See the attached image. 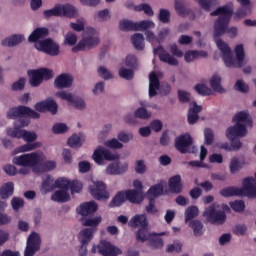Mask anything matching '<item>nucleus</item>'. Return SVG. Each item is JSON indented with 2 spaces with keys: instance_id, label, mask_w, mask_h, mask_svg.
<instances>
[{
  "instance_id": "1",
  "label": "nucleus",
  "mask_w": 256,
  "mask_h": 256,
  "mask_svg": "<svg viewBox=\"0 0 256 256\" xmlns=\"http://www.w3.org/2000/svg\"><path fill=\"white\" fill-rule=\"evenodd\" d=\"M210 17H217L213 25V38L215 39L218 49L222 53V59L226 67L230 69H241L243 65H247V60H245V48L243 47V44H238L235 46V58L233 57V53H231L229 44L225 43L223 39L219 38L223 37V35L227 33L232 38L237 37V27L233 26L229 28L231 17H233V3L218 7L216 10L210 12Z\"/></svg>"
},
{
  "instance_id": "2",
  "label": "nucleus",
  "mask_w": 256,
  "mask_h": 256,
  "mask_svg": "<svg viewBox=\"0 0 256 256\" xmlns=\"http://www.w3.org/2000/svg\"><path fill=\"white\" fill-rule=\"evenodd\" d=\"M7 119H12L16 122L13 128H8L6 134L12 139H24L26 143H35L37 141V132L25 130V127L31 125V119H41V113L33 110L29 106L18 105L6 112Z\"/></svg>"
},
{
  "instance_id": "3",
  "label": "nucleus",
  "mask_w": 256,
  "mask_h": 256,
  "mask_svg": "<svg viewBox=\"0 0 256 256\" xmlns=\"http://www.w3.org/2000/svg\"><path fill=\"white\" fill-rule=\"evenodd\" d=\"M120 157L103 146H98L92 154V159L97 165H105V161H114L106 167L107 175H125L129 171V163L121 164Z\"/></svg>"
},
{
  "instance_id": "4",
  "label": "nucleus",
  "mask_w": 256,
  "mask_h": 256,
  "mask_svg": "<svg viewBox=\"0 0 256 256\" xmlns=\"http://www.w3.org/2000/svg\"><path fill=\"white\" fill-rule=\"evenodd\" d=\"M221 197H247L256 199V180L254 177H246L242 180V188L229 186L220 190Z\"/></svg>"
},
{
  "instance_id": "5",
  "label": "nucleus",
  "mask_w": 256,
  "mask_h": 256,
  "mask_svg": "<svg viewBox=\"0 0 256 256\" xmlns=\"http://www.w3.org/2000/svg\"><path fill=\"white\" fill-rule=\"evenodd\" d=\"M97 35V30L93 27H87L85 30V35L83 38L78 42L76 46L72 48L73 53H79V51H89L91 49H95L101 40Z\"/></svg>"
},
{
  "instance_id": "6",
  "label": "nucleus",
  "mask_w": 256,
  "mask_h": 256,
  "mask_svg": "<svg viewBox=\"0 0 256 256\" xmlns=\"http://www.w3.org/2000/svg\"><path fill=\"white\" fill-rule=\"evenodd\" d=\"M28 83L32 87H39L43 81H51L55 74L52 69L49 68H38L27 71Z\"/></svg>"
},
{
  "instance_id": "7",
  "label": "nucleus",
  "mask_w": 256,
  "mask_h": 256,
  "mask_svg": "<svg viewBox=\"0 0 256 256\" xmlns=\"http://www.w3.org/2000/svg\"><path fill=\"white\" fill-rule=\"evenodd\" d=\"M45 161V155L42 152H32L30 154H23L13 158L12 163L19 167H37Z\"/></svg>"
},
{
  "instance_id": "8",
  "label": "nucleus",
  "mask_w": 256,
  "mask_h": 256,
  "mask_svg": "<svg viewBox=\"0 0 256 256\" xmlns=\"http://www.w3.org/2000/svg\"><path fill=\"white\" fill-rule=\"evenodd\" d=\"M217 209H219V204L212 203L204 210L202 215L206 217V223H210V225H224L225 221H227V214L225 211Z\"/></svg>"
},
{
  "instance_id": "9",
  "label": "nucleus",
  "mask_w": 256,
  "mask_h": 256,
  "mask_svg": "<svg viewBox=\"0 0 256 256\" xmlns=\"http://www.w3.org/2000/svg\"><path fill=\"white\" fill-rule=\"evenodd\" d=\"M37 51L49 55V57H59L61 55V46L53 38H45L35 43Z\"/></svg>"
},
{
  "instance_id": "10",
  "label": "nucleus",
  "mask_w": 256,
  "mask_h": 256,
  "mask_svg": "<svg viewBox=\"0 0 256 256\" xmlns=\"http://www.w3.org/2000/svg\"><path fill=\"white\" fill-rule=\"evenodd\" d=\"M174 146L179 153L186 155V153H197V148L193 144V137L189 133L182 134L175 138Z\"/></svg>"
},
{
  "instance_id": "11",
  "label": "nucleus",
  "mask_w": 256,
  "mask_h": 256,
  "mask_svg": "<svg viewBox=\"0 0 256 256\" xmlns=\"http://www.w3.org/2000/svg\"><path fill=\"white\" fill-rule=\"evenodd\" d=\"M89 193L96 201H107L111 194L107 191V185L103 181L94 182L89 186Z\"/></svg>"
},
{
  "instance_id": "12",
  "label": "nucleus",
  "mask_w": 256,
  "mask_h": 256,
  "mask_svg": "<svg viewBox=\"0 0 256 256\" xmlns=\"http://www.w3.org/2000/svg\"><path fill=\"white\" fill-rule=\"evenodd\" d=\"M34 109L37 113H51L52 115H57L59 111V105L53 98H47L46 100L37 102L34 105Z\"/></svg>"
},
{
  "instance_id": "13",
  "label": "nucleus",
  "mask_w": 256,
  "mask_h": 256,
  "mask_svg": "<svg viewBox=\"0 0 256 256\" xmlns=\"http://www.w3.org/2000/svg\"><path fill=\"white\" fill-rule=\"evenodd\" d=\"M41 249V236L37 232H32L27 239L24 256H33Z\"/></svg>"
},
{
  "instance_id": "14",
  "label": "nucleus",
  "mask_w": 256,
  "mask_h": 256,
  "mask_svg": "<svg viewBox=\"0 0 256 256\" xmlns=\"http://www.w3.org/2000/svg\"><path fill=\"white\" fill-rule=\"evenodd\" d=\"M153 53L154 55H158L162 63H167L172 67H179V61L175 57L171 56V54H169L167 50L163 48V46L159 45L158 47L154 48Z\"/></svg>"
},
{
  "instance_id": "15",
  "label": "nucleus",
  "mask_w": 256,
  "mask_h": 256,
  "mask_svg": "<svg viewBox=\"0 0 256 256\" xmlns=\"http://www.w3.org/2000/svg\"><path fill=\"white\" fill-rule=\"evenodd\" d=\"M98 253L103 256H117L123 253L117 246L111 244V242L101 241L97 246Z\"/></svg>"
},
{
  "instance_id": "16",
  "label": "nucleus",
  "mask_w": 256,
  "mask_h": 256,
  "mask_svg": "<svg viewBox=\"0 0 256 256\" xmlns=\"http://www.w3.org/2000/svg\"><path fill=\"white\" fill-rule=\"evenodd\" d=\"M247 127V124L235 123V125L227 128L226 137H247V133H249Z\"/></svg>"
},
{
  "instance_id": "17",
  "label": "nucleus",
  "mask_w": 256,
  "mask_h": 256,
  "mask_svg": "<svg viewBox=\"0 0 256 256\" xmlns=\"http://www.w3.org/2000/svg\"><path fill=\"white\" fill-rule=\"evenodd\" d=\"M73 75L63 73L58 75L54 80L55 89H69L73 87Z\"/></svg>"
},
{
  "instance_id": "18",
  "label": "nucleus",
  "mask_w": 256,
  "mask_h": 256,
  "mask_svg": "<svg viewBox=\"0 0 256 256\" xmlns=\"http://www.w3.org/2000/svg\"><path fill=\"white\" fill-rule=\"evenodd\" d=\"M77 214L82 217H89V215H93V213H97L99 211V204L95 201L84 202L77 209Z\"/></svg>"
},
{
  "instance_id": "19",
  "label": "nucleus",
  "mask_w": 256,
  "mask_h": 256,
  "mask_svg": "<svg viewBox=\"0 0 256 256\" xmlns=\"http://www.w3.org/2000/svg\"><path fill=\"white\" fill-rule=\"evenodd\" d=\"M56 96H58L59 99H62L63 101H68V103L74 105L76 109H85V100L83 98L74 99L73 94L67 93L65 91L56 92Z\"/></svg>"
},
{
  "instance_id": "20",
  "label": "nucleus",
  "mask_w": 256,
  "mask_h": 256,
  "mask_svg": "<svg viewBox=\"0 0 256 256\" xmlns=\"http://www.w3.org/2000/svg\"><path fill=\"white\" fill-rule=\"evenodd\" d=\"M232 123H243V125H247L249 129H253V118H251L249 111L237 112L232 118Z\"/></svg>"
},
{
  "instance_id": "21",
  "label": "nucleus",
  "mask_w": 256,
  "mask_h": 256,
  "mask_svg": "<svg viewBox=\"0 0 256 256\" xmlns=\"http://www.w3.org/2000/svg\"><path fill=\"white\" fill-rule=\"evenodd\" d=\"M60 9V17H67L68 19H76L79 17V10L71 4H58Z\"/></svg>"
},
{
  "instance_id": "22",
  "label": "nucleus",
  "mask_w": 256,
  "mask_h": 256,
  "mask_svg": "<svg viewBox=\"0 0 256 256\" xmlns=\"http://www.w3.org/2000/svg\"><path fill=\"white\" fill-rule=\"evenodd\" d=\"M145 192H138V190L128 189L126 190V199L132 205H141L142 201H145Z\"/></svg>"
},
{
  "instance_id": "23",
  "label": "nucleus",
  "mask_w": 256,
  "mask_h": 256,
  "mask_svg": "<svg viewBox=\"0 0 256 256\" xmlns=\"http://www.w3.org/2000/svg\"><path fill=\"white\" fill-rule=\"evenodd\" d=\"M193 107L189 108L187 114V121L189 125H195L199 121V114L203 111V106L198 105L197 102H193Z\"/></svg>"
},
{
  "instance_id": "24",
  "label": "nucleus",
  "mask_w": 256,
  "mask_h": 256,
  "mask_svg": "<svg viewBox=\"0 0 256 256\" xmlns=\"http://www.w3.org/2000/svg\"><path fill=\"white\" fill-rule=\"evenodd\" d=\"M168 187L170 193H174L175 195H179L183 191V183L181 182V175L177 174L171 177L168 181Z\"/></svg>"
},
{
  "instance_id": "25",
  "label": "nucleus",
  "mask_w": 256,
  "mask_h": 256,
  "mask_svg": "<svg viewBox=\"0 0 256 256\" xmlns=\"http://www.w3.org/2000/svg\"><path fill=\"white\" fill-rule=\"evenodd\" d=\"M161 82L159 81V77L157 73L151 72L149 75V97L153 98L157 95V90L159 89Z\"/></svg>"
},
{
  "instance_id": "26",
  "label": "nucleus",
  "mask_w": 256,
  "mask_h": 256,
  "mask_svg": "<svg viewBox=\"0 0 256 256\" xmlns=\"http://www.w3.org/2000/svg\"><path fill=\"white\" fill-rule=\"evenodd\" d=\"M49 36V28H36L28 37L29 43H39V39H45Z\"/></svg>"
},
{
  "instance_id": "27",
  "label": "nucleus",
  "mask_w": 256,
  "mask_h": 256,
  "mask_svg": "<svg viewBox=\"0 0 256 256\" xmlns=\"http://www.w3.org/2000/svg\"><path fill=\"white\" fill-rule=\"evenodd\" d=\"M94 228H85L81 230L78 234V241L80 245H89L93 241V234L95 233Z\"/></svg>"
},
{
  "instance_id": "28",
  "label": "nucleus",
  "mask_w": 256,
  "mask_h": 256,
  "mask_svg": "<svg viewBox=\"0 0 256 256\" xmlns=\"http://www.w3.org/2000/svg\"><path fill=\"white\" fill-rule=\"evenodd\" d=\"M25 41V36L23 34H14L4 40H2L1 45L3 47H16L19 43Z\"/></svg>"
},
{
  "instance_id": "29",
  "label": "nucleus",
  "mask_w": 256,
  "mask_h": 256,
  "mask_svg": "<svg viewBox=\"0 0 256 256\" xmlns=\"http://www.w3.org/2000/svg\"><path fill=\"white\" fill-rule=\"evenodd\" d=\"M196 3H198L199 7L203 10L206 11V13H211L213 9H217L220 3L219 0H195Z\"/></svg>"
},
{
  "instance_id": "30",
  "label": "nucleus",
  "mask_w": 256,
  "mask_h": 256,
  "mask_svg": "<svg viewBox=\"0 0 256 256\" xmlns=\"http://www.w3.org/2000/svg\"><path fill=\"white\" fill-rule=\"evenodd\" d=\"M130 227L132 229H136V227H147L149 226V221L147 220L146 214H137L131 218L129 222Z\"/></svg>"
},
{
  "instance_id": "31",
  "label": "nucleus",
  "mask_w": 256,
  "mask_h": 256,
  "mask_svg": "<svg viewBox=\"0 0 256 256\" xmlns=\"http://www.w3.org/2000/svg\"><path fill=\"white\" fill-rule=\"evenodd\" d=\"M163 191H164L163 183L155 184L151 186L149 190L146 192V197L147 199H153L155 201V199L163 195Z\"/></svg>"
},
{
  "instance_id": "32",
  "label": "nucleus",
  "mask_w": 256,
  "mask_h": 256,
  "mask_svg": "<svg viewBox=\"0 0 256 256\" xmlns=\"http://www.w3.org/2000/svg\"><path fill=\"white\" fill-rule=\"evenodd\" d=\"M153 233L149 231V226H143L138 229L136 232V241L138 243H145L149 241Z\"/></svg>"
},
{
  "instance_id": "33",
  "label": "nucleus",
  "mask_w": 256,
  "mask_h": 256,
  "mask_svg": "<svg viewBox=\"0 0 256 256\" xmlns=\"http://www.w3.org/2000/svg\"><path fill=\"white\" fill-rule=\"evenodd\" d=\"M51 199L55 203H67V201H71V195H69L68 191L57 190L51 195Z\"/></svg>"
},
{
  "instance_id": "34",
  "label": "nucleus",
  "mask_w": 256,
  "mask_h": 256,
  "mask_svg": "<svg viewBox=\"0 0 256 256\" xmlns=\"http://www.w3.org/2000/svg\"><path fill=\"white\" fill-rule=\"evenodd\" d=\"M188 226L193 230L194 237H201L205 233V226L200 220H192Z\"/></svg>"
},
{
  "instance_id": "35",
  "label": "nucleus",
  "mask_w": 256,
  "mask_h": 256,
  "mask_svg": "<svg viewBox=\"0 0 256 256\" xmlns=\"http://www.w3.org/2000/svg\"><path fill=\"white\" fill-rule=\"evenodd\" d=\"M127 201V193L126 191H119L113 197L112 201L108 204V207H121L123 203Z\"/></svg>"
},
{
  "instance_id": "36",
  "label": "nucleus",
  "mask_w": 256,
  "mask_h": 256,
  "mask_svg": "<svg viewBox=\"0 0 256 256\" xmlns=\"http://www.w3.org/2000/svg\"><path fill=\"white\" fill-rule=\"evenodd\" d=\"M14 191H15V184H13V182L4 183L0 187L1 199H7L8 197H12Z\"/></svg>"
},
{
  "instance_id": "37",
  "label": "nucleus",
  "mask_w": 256,
  "mask_h": 256,
  "mask_svg": "<svg viewBox=\"0 0 256 256\" xmlns=\"http://www.w3.org/2000/svg\"><path fill=\"white\" fill-rule=\"evenodd\" d=\"M132 44L134 45V48L137 51H143L145 49V37H143V34L136 33L131 36Z\"/></svg>"
},
{
  "instance_id": "38",
  "label": "nucleus",
  "mask_w": 256,
  "mask_h": 256,
  "mask_svg": "<svg viewBox=\"0 0 256 256\" xmlns=\"http://www.w3.org/2000/svg\"><path fill=\"white\" fill-rule=\"evenodd\" d=\"M234 21H239V19H245L248 15H251V6H241L237 11L233 12Z\"/></svg>"
},
{
  "instance_id": "39",
  "label": "nucleus",
  "mask_w": 256,
  "mask_h": 256,
  "mask_svg": "<svg viewBox=\"0 0 256 256\" xmlns=\"http://www.w3.org/2000/svg\"><path fill=\"white\" fill-rule=\"evenodd\" d=\"M118 29L120 31H137V22L128 19L120 20Z\"/></svg>"
},
{
  "instance_id": "40",
  "label": "nucleus",
  "mask_w": 256,
  "mask_h": 256,
  "mask_svg": "<svg viewBox=\"0 0 256 256\" xmlns=\"http://www.w3.org/2000/svg\"><path fill=\"white\" fill-rule=\"evenodd\" d=\"M210 86L216 93H225V89L221 87V76L214 74L210 79Z\"/></svg>"
},
{
  "instance_id": "41",
  "label": "nucleus",
  "mask_w": 256,
  "mask_h": 256,
  "mask_svg": "<svg viewBox=\"0 0 256 256\" xmlns=\"http://www.w3.org/2000/svg\"><path fill=\"white\" fill-rule=\"evenodd\" d=\"M157 235V233H152V236L148 240V246L152 247V249H162L164 245L163 238H159Z\"/></svg>"
},
{
  "instance_id": "42",
  "label": "nucleus",
  "mask_w": 256,
  "mask_h": 256,
  "mask_svg": "<svg viewBox=\"0 0 256 256\" xmlns=\"http://www.w3.org/2000/svg\"><path fill=\"white\" fill-rule=\"evenodd\" d=\"M55 189H60V191H69L71 187V181L67 178H58L54 182Z\"/></svg>"
},
{
  "instance_id": "43",
  "label": "nucleus",
  "mask_w": 256,
  "mask_h": 256,
  "mask_svg": "<svg viewBox=\"0 0 256 256\" xmlns=\"http://www.w3.org/2000/svg\"><path fill=\"white\" fill-rule=\"evenodd\" d=\"M103 221L101 216H97L94 218H87L82 222L83 227H91V229H95L97 231V227Z\"/></svg>"
},
{
  "instance_id": "44",
  "label": "nucleus",
  "mask_w": 256,
  "mask_h": 256,
  "mask_svg": "<svg viewBox=\"0 0 256 256\" xmlns=\"http://www.w3.org/2000/svg\"><path fill=\"white\" fill-rule=\"evenodd\" d=\"M53 189H55V184H53V178H51V175H47L42 182V191L44 195H47V193H50V191H53Z\"/></svg>"
},
{
  "instance_id": "45",
  "label": "nucleus",
  "mask_w": 256,
  "mask_h": 256,
  "mask_svg": "<svg viewBox=\"0 0 256 256\" xmlns=\"http://www.w3.org/2000/svg\"><path fill=\"white\" fill-rule=\"evenodd\" d=\"M229 169H230L231 175H235L239 173L240 170L243 169V165L241 164V161H239V158L233 157L230 160Z\"/></svg>"
},
{
  "instance_id": "46",
  "label": "nucleus",
  "mask_w": 256,
  "mask_h": 256,
  "mask_svg": "<svg viewBox=\"0 0 256 256\" xmlns=\"http://www.w3.org/2000/svg\"><path fill=\"white\" fill-rule=\"evenodd\" d=\"M199 215V208L197 206H190L185 211V223H189V221H193L195 217Z\"/></svg>"
},
{
  "instance_id": "47",
  "label": "nucleus",
  "mask_w": 256,
  "mask_h": 256,
  "mask_svg": "<svg viewBox=\"0 0 256 256\" xmlns=\"http://www.w3.org/2000/svg\"><path fill=\"white\" fill-rule=\"evenodd\" d=\"M158 20L160 23H164V25L171 23V12L165 8H161L159 10Z\"/></svg>"
},
{
  "instance_id": "48",
  "label": "nucleus",
  "mask_w": 256,
  "mask_h": 256,
  "mask_svg": "<svg viewBox=\"0 0 256 256\" xmlns=\"http://www.w3.org/2000/svg\"><path fill=\"white\" fill-rule=\"evenodd\" d=\"M134 115L137 119H142L143 121H147L151 119V112L147 111L146 107H140L134 111Z\"/></svg>"
},
{
  "instance_id": "49",
  "label": "nucleus",
  "mask_w": 256,
  "mask_h": 256,
  "mask_svg": "<svg viewBox=\"0 0 256 256\" xmlns=\"http://www.w3.org/2000/svg\"><path fill=\"white\" fill-rule=\"evenodd\" d=\"M43 15L45 19H51V17H61V8H59V4H56L52 9L45 10Z\"/></svg>"
},
{
  "instance_id": "50",
  "label": "nucleus",
  "mask_w": 256,
  "mask_h": 256,
  "mask_svg": "<svg viewBox=\"0 0 256 256\" xmlns=\"http://www.w3.org/2000/svg\"><path fill=\"white\" fill-rule=\"evenodd\" d=\"M153 27H155V23L151 20L136 22V31H147V29H153Z\"/></svg>"
},
{
  "instance_id": "51",
  "label": "nucleus",
  "mask_w": 256,
  "mask_h": 256,
  "mask_svg": "<svg viewBox=\"0 0 256 256\" xmlns=\"http://www.w3.org/2000/svg\"><path fill=\"white\" fill-rule=\"evenodd\" d=\"M174 8L179 15H187L189 13V9L185 6V0H175Z\"/></svg>"
},
{
  "instance_id": "52",
  "label": "nucleus",
  "mask_w": 256,
  "mask_h": 256,
  "mask_svg": "<svg viewBox=\"0 0 256 256\" xmlns=\"http://www.w3.org/2000/svg\"><path fill=\"white\" fill-rule=\"evenodd\" d=\"M69 131V127L65 123H56L52 126L54 135H63Z\"/></svg>"
},
{
  "instance_id": "53",
  "label": "nucleus",
  "mask_w": 256,
  "mask_h": 256,
  "mask_svg": "<svg viewBox=\"0 0 256 256\" xmlns=\"http://www.w3.org/2000/svg\"><path fill=\"white\" fill-rule=\"evenodd\" d=\"M97 73L101 79H104V81H109V79H113V73L107 69L105 66H100L97 69Z\"/></svg>"
},
{
  "instance_id": "54",
  "label": "nucleus",
  "mask_w": 256,
  "mask_h": 256,
  "mask_svg": "<svg viewBox=\"0 0 256 256\" xmlns=\"http://www.w3.org/2000/svg\"><path fill=\"white\" fill-rule=\"evenodd\" d=\"M194 89L198 95H202V97H206L207 95H211V93H213V90H211V88L207 87L205 84H196Z\"/></svg>"
},
{
  "instance_id": "55",
  "label": "nucleus",
  "mask_w": 256,
  "mask_h": 256,
  "mask_svg": "<svg viewBox=\"0 0 256 256\" xmlns=\"http://www.w3.org/2000/svg\"><path fill=\"white\" fill-rule=\"evenodd\" d=\"M67 145H69V147L72 149H79L83 143L81 142V137H79L77 134H74L68 139Z\"/></svg>"
},
{
  "instance_id": "56",
  "label": "nucleus",
  "mask_w": 256,
  "mask_h": 256,
  "mask_svg": "<svg viewBox=\"0 0 256 256\" xmlns=\"http://www.w3.org/2000/svg\"><path fill=\"white\" fill-rule=\"evenodd\" d=\"M126 67H129V69L137 70L139 69V60H137V57L135 55H128L126 57Z\"/></svg>"
},
{
  "instance_id": "57",
  "label": "nucleus",
  "mask_w": 256,
  "mask_h": 256,
  "mask_svg": "<svg viewBox=\"0 0 256 256\" xmlns=\"http://www.w3.org/2000/svg\"><path fill=\"white\" fill-rule=\"evenodd\" d=\"M119 76L122 79H126V81H131V79H133V77L135 76V70H133L132 68L127 69L123 67L119 70Z\"/></svg>"
},
{
  "instance_id": "58",
  "label": "nucleus",
  "mask_w": 256,
  "mask_h": 256,
  "mask_svg": "<svg viewBox=\"0 0 256 256\" xmlns=\"http://www.w3.org/2000/svg\"><path fill=\"white\" fill-rule=\"evenodd\" d=\"M77 44V34L73 33V32H68L65 35V39L63 42L64 46L69 45L70 47H73V45Z\"/></svg>"
},
{
  "instance_id": "59",
  "label": "nucleus",
  "mask_w": 256,
  "mask_h": 256,
  "mask_svg": "<svg viewBox=\"0 0 256 256\" xmlns=\"http://www.w3.org/2000/svg\"><path fill=\"white\" fill-rule=\"evenodd\" d=\"M230 207L236 213H243V211H245V201L236 200L234 202H230Z\"/></svg>"
},
{
  "instance_id": "60",
  "label": "nucleus",
  "mask_w": 256,
  "mask_h": 256,
  "mask_svg": "<svg viewBox=\"0 0 256 256\" xmlns=\"http://www.w3.org/2000/svg\"><path fill=\"white\" fill-rule=\"evenodd\" d=\"M11 206L14 211H19V209H23L25 207V200L20 197H13L11 200Z\"/></svg>"
},
{
  "instance_id": "61",
  "label": "nucleus",
  "mask_w": 256,
  "mask_h": 256,
  "mask_svg": "<svg viewBox=\"0 0 256 256\" xmlns=\"http://www.w3.org/2000/svg\"><path fill=\"white\" fill-rule=\"evenodd\" d=\"M157 91L161 97H167L171 93V85L167 82H161Z\"/></svg>"
},
{
  "instance_id": "62",
  "label": "nucleus",
  "mask_w": 256,
  "mask_h": 256,
  "mask_svg": "<svg viewBox=\"0 0 256 256\" xmlns=\"http://www.w3.org/2000/svg\"><path fill=\"white\" fill-rule=\"evenodd\" d=\"M205 145H211L215 142V133L211 128L204 129Z\"/></svg>"
},
{
  "instance_id": "63",
  "label": "nucleus",
  "mask_w": 256,
  "mask_h": 256,
  "mask_svg": "<svg viewBox=\"0 0 256 256\" xmlns=\"http://www.w3.org/2000/svg\"><path fill=\"white\" fill-rule=\"evenodd\" d=\"M135 173H137L138 175H143L147 173V165L145 164V160L136 161Z\"/></svg>"
},
{
  "instance_id": "64",
  "label": "nucleus",
  "mask_w": 256,
  "mask_h": 256,
  "mask_svg": "<svg viewBox=\"0 0 256 256\" xmlns=\"http://www.w3.org/2000/svg\"><path fill=\"white\" fill-rule=\"evenodd\" d=\"M70 189L72 195L73 193H80L81 191H83V183H81V181L79 180H73L72 182H70Z\"/></svg>"
}]
</instances>
